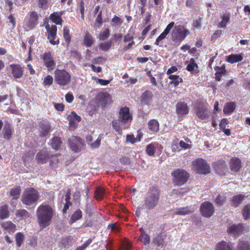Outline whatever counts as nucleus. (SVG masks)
<instances>
[{"label": "nucleus", "instance_id": "57", "mask_svg": "<svg viewBox=\"0 0 250 250\" xmlns=\"http://www.w3.org/2000/svg\"><path fill=\"white\" fill-rule=\"evenodd\" d=\"M101 139L100 138H98L93 143L90 144V146L92 148H96L99 147L101 144Z\"/></svg>", "mask_w": 250, "mask_h": 250}, {"label": "nucleus", "instance_id": "15", "mask_svg": "<svg viewBox=\"0 0 250 250\" xmlns=\"http://www.w3.org/2000/svg\"><path fill=\"white\" fill-rule=\"evenodd\" d=\"M42 58L44 63L47 68L53 69L55 66V62L50 52L45 53Z\"/></svg>", "mask_w": 250, "mask_h": 250}, {"label": "nucleus", "instance_id": "28", "mask_svg": "<svg viewBox=\"0 0 250 250\" xmlns=\"http://www.w3.org/2000/svg\"><path fill=\"white\" fill-rule=\"evenodd\" d=\"M9 211L7 205H4L0 207V218L1 219H5L8 217Z\"/></svg>", "mask_w": 250, "mask_h": 250}, {"label": "nucleus", "instance_id": "17", "mask_svg": "<svg viewBox=\"0 0 250 250\" xmlns=\"http://www.w3.org/2000/svg\"><path fill=\"white\" fill-rule=\"evenodd\" d=\"M176 112L179 116H183L188 113V108L184 102L178 103L176 105Z\"/></svg>", "mask_w": 250, "mask_h": 250}, {"label": "nucleus", "instance_id": "29", "mask_svg": "<svg viewBox=\"0 0 250 250\" xmlns=\"http://www.w3.org/2000/svg\"><path fill=\"white\" fill-rule=\"evenodd\" d=\"M168 78L171 80L169 82V83L170 84H173L174 87L177 86L179 83L183 82L182 79L180 78L179 76L176 75H170Z\"/></svg>", "mask_w": 250, "mask_h": 250}, {"label": "nucleus", "instance_id": "48", "mask_svg": "<svg viewBox=\"0 0 250 250\" xmlns=\"http://www.w3.org/2000/svg\"><path fill=\"white\" fill-rule=\"evenodd\" d=\"M155 148L152 144H149L146 147V152L149 156H152L154 154Z\"/></svg>", "mask_w": 250, "mask_h": 250}, {"label": "nucleus", "instance_id": "7", "mask_svg": "<svg viewBox=\"0 0 250 250\" xmlns=\"http://www.w3.org/2000/svg\"><path fill=\"white\" fill-rule=\"evenodd\" d=\"M55 81L60 85L65 86L71 81V76L64 70L57 69L55 71Z\"/></svg>", "mask_w": 250, "mask_h": 250}, {"label": "nucleus", "instance_id": "11", "mask_svg": "<svg viewBox=\"0 0 250 250\" xmlns=\"http://www.w3.org/2000/svg\"><path fill=\"white\" fill-rule=\"evenodd\" d=\"M200 209L202 215L207 218L210 217L214 211L213 205L209 202L203 203L201 205Z\"/></svg>", "mask_w": 250, "mask_h": 250}, {"label": "nucleus", "instance_id": "12", "mask_svg": "<svg viewBox=\"0 0 250 250\" xmlns=\"http://www.w3.org/2000/svg\"><path fill=\"white\" fill-rule=\"evenodd\" d=\"M245 225L242 224H234L229 226L227 229L228 233L233 236L242 234L245 229Z\"/></svg>", "mask_w": 250, "mask_h": 250}, {"label": "nucleus", "instance_id": "4", "mask_svg": "<svg viewBox=\"0 0 250 250\" xmlns=\"http://www.w3.org/2000/svg\"><path fill=\"white\" fill-rule=\"evenodd\" d=\"M120 120H114L112 122V126L114 129L119 133L122 132L121 129V124L124 122L125 127L127 128L129 126V124L128 123V120H131V116L130 114L129 108L125 107L124 108H122L120 111Z\"/></svg>", "mask_w": 250, "mask_h": 250}, {"label": "nucleus", "instance_id": "3", "mask_svg": "<svg viewBox=\"0 0 250 250\" xmlns=\"http://www.w3.org/2000/svg\"><path fill=\"white\" fill-rule=\"evenodd\" d=\"M40 198L38 191L33 188H29L24 190L21 197V201L23 204L33 208L37 204Z\"/></svg>", "mask_w": 250, "mask_h": 250}, {"label": "nucleus", "instance_id": "21", "mask_svg": "<svg viewBox=\"0 0 250 250\" xmlns=\"http://www.w3.org/2000/svg\"><path fill=\"white\" fill-rule=\"evenodd\" d=\"M230 169L234 172H238L241 167V161L239 159L232 158L230 162Z\"/></svg>", "mask_w": 250, "mask_h": 250}, {"label": "nucleus", "instance_id": "33", "mask_svg": "<svg viewBox=\"0 0 250 250\" xmlns=\"http://www.w3.org/2000/svg\"><path fill=\"white\" fill-rule=\"evenodd\" d=\"M243 57L240 55L234 54L228 56L227 61L229 62L233 63L234 62L241 61Z\"/></svg>", "mask_w": 250, "mask_h": 250}, {"label": "nucleus", "instance_id": "19", "mask_svg": "<svg viewBox=\"0 0 250 250\" xmlns=\"http://www.w3.org/2000/svg\"><path fill=\"white\" fill-rule=\"evenodd\" d=\"M226 168L227 165L224 161H219L214 164V169L216 172L220 175L224 174V171Z\"/></svg>", "mask_w": 250, "mask_h": 250}, {"label": "nucleus", "instance_id": "25", "mask_svg": "<svg viewBox=\"0 0 250 250\" xmlns=\"http://www.w3.org/2000/svg\"><path fill=\"white\" fill-rule=\"evenodd\" d=\"M149 130L153 132H157L159 129V124L157 120L152 119L148 123Z\"/></svg>", "mask_w": 250, "mask_h": 250}, {"label": "nucleus", "instance_id": "50", "mask_svg": "<svg viewBox=\"0 0 250 250\" xmlns=\"http://www.w3.org/2000/svg\"><path fill=\"white\" fill-rule=\"evenodd\" d=\"M1 226L5 229H13L16 227V225L11 222H6L5 223H3Z\"/></svg>", "mask_w": 250, "mask_h": 250}, {"label": "nucleus", "instance_id": "55", "mask_svg": "<svg viewBox=\"0 0 250 250\" xmlns=\"http://www.w3.org/2000/svg\"><path fill=\"white\" fill-rule=\"evenodd\" d=\"M112 22L114 25H120L122 23V20L119 17L116 16H114V17L112 19Z\"/></svg>", "mask_w": 250, "mask_h": 250}, {"label": "nucleus", "instance_id": "16", "mask_svg": "<svg viewBox=\"0 0 250 250\" xmlns=\"http://www.w3.org/2000/svg\"><path fill=\"white\" fill-rule=\"evenodd\" d=\"M13 76L15 79L21 78L23 75V69L19 64H12L10 65Z\"/></svg>", "mask_w": 250, "mask_h": 250}, {"label": "nucleus", "instance_id": "40", "mask_svg": "<svg viewBox=\"0 0 250 250\" xmlns=\"http://www.w3.org/2000/svg\"><path fill=\"white\" fill-rule=\"evenodd\" d=\"M21 188L19 187L12 189L10 191V195L13 197V200H17L19 199L21 193Z\"/></svg>", "mask_w": 250, "mask_h": 250}, {"label": "nucleus", "instance_id": "51", "mask_svg": "<svg viewBox=\"0 0 250 250\" xmlns=\"http://www.w3.org/2000/svg\"><path fill=\"white\" fill-rule=\"evenodd\" d=\"M63 35L65 41L67 43H69L70 42L71 37L69 35V30L66 27H65L63 28Z\"/></svg>", "mask_w": 250, "mask_h": 250}, {"label": "nucleus", "instance_id": "22", "mask_svg": "<svg viewBox=\"0 0 250 250\" xmlns=\"http://www.w3.org/2000/svg\"><path fill=\"white\" fill-rule=\"evenodd\" d=\"M15 215L19 218V220L26 219L31 216L30 213L25 209L17 210Z\"/></svg>", "mask_w": 250, "mask_h": 250}, {"label": "nucleus", "instance_id": "8", "mask_svg": "<svg viewBox=\"0 0 250 250\" xmlns=\"http://www.w3.org/2000/svg\"><path fill=\"white\" fill-rule=\"evenodd\" d=\"M173 183L177 186H182L186 183L189 177L188 173L185 170L177 169L172 173Z\"/></svg>", "mask_w": 250, "mask_h": 250}, {"label": "nucleus", "instance_id": "6", "mask_svg": "<svg viewBox=\"0 0 250 250\" xmlns=\"http://www.w3.org/2000/svg\"><path fill=\"white\" fill-rule=\"evenodd\" d=\"M193 169L200 174H207L210 172V167L203 159H197L192 162Z\"/></svg>", "mask_w": 250, "mask_h": 250}, {"label": "nucleus", "instance_id": "46", "mask_svg": "<svg viewBox=\"0 0 250 250\" xmlns=\"http://www.w3.org/2000/svg\"><path fill=\"white\" fill-rule=\"evenodd\" d=\"M42 129V135L45 136L50 131V126L48 124L42 123L41 125Z\"/></svg>", "mask_w": 250, "mask_h": 250}, {"label": "nucleus", "instance_id": "18", "mask_svg": "<svg viewBox=\"0 0 250 250\" xmlns=\"http://www.w3.org/2000/svg\"><path fill=\"white\" fill-rule=\"evenodd\" d=\"M216 250H235L233 244L222 241L217 244Z\"/></svg>", "mask_w": 250, "mask_h": 250}, {"label": "nucleus", "instance_id": "39", "mask_svg": "<svg viewBox=\"0 0 250 250\" xmlns=\"http://www.w3.org/2000/svg\"><path fill=\"white\" fill-rule=\"evenodd\" d=\"M62 144L60 138L58 137H54L52 139L51 146L52 147L58 150Z\"/></svg>", "mask_w": 250, "mask_h": 250}, {"label": "nucleus", "instance_id": "20", "mask_svg": "<svg viewBox=\"0 0 250 250\" xmlns=\"http://www.w3.org/2000/svg\"><path fill=\"white\" fill-rule=\"evenodd\" d=\"M152 92L148 90H146L143 93L141 96V102L142 104H149V102L152 97Z\"/></svg>", "mask_w": 250, "mask_h": 250}, {"label": "nucleus", "instance_id": "59", "mask_svg": "<svg viewBox=\"0 0 250 250\" xmlns=\"http://www.w3.org/2000/svg\"><path fill=\"white\" fill-rule=\"evenodd\" d=\"M167 35L166 34H165L164 32H163L162 33H161L159 36V37L157 38V39L155 41V44H156L157 45H159V42H161L164 39H165L166 38V37L167 36Z\"/></svg>", "mask_w": 250, "mask_h": 250}, {"label": "nucleus", "instance_id": "60", "mask_svg": "<svg viewBox=\"0 0 250 250\" xmlns=\"http://www.w3.org/2000/svg\"><path fill=\"white\" fill-rule=\"evenodd\" d=\"M167 35L166 34H165L164 32H163L162 33H161L159 36V37L157 38V39L155 41V44H156L157 45H159V42H161L164 39H165L166 38V37L167 36Z\"/></svg>", "mask_w": 250, "mask_h": 250}, {"label": "nucleus", "instance_id": "35", "mask_svg": "<svg viewBox=\"0 0 250 250\" xmlns=\"http://www.w3.org/2000/svg\"><path fill=\"white\" fill-rule=\"evenodd\" d=\"M105 193V192L104 188L98 187L95 191V198L98 200H101Z\"/></svg>", "mask_w": 250, "mask_h": 250}, {"label": "nucleus", "instance_id": "14", "mask_svg": "<svg viewBox=\"0 0 250 250\" xmlns=\"http://www.w3.org/2000/svg\"><path fill=\"white\" fill-rule=\"evenodd\" d=\"M38 16L35 11L30 13L29 17L26 21V25L28 29L34 28L38 23Z\"/></svg>", "mask_w": 250, "mask_h": 250}, {"label": "nucleus", "instance_id": "32", "mask_svg": "<svg viewBox=\"0 0 250 250\" xmlns=\"http://www.w3.org/2000/svg\"><path fill=\"white\" fill-rule=\"evenodd\" d=\"M83 42L85 45L87 47H90L93 43L94 39L92 36L87 32L85 34Z\"/></svg>", "mask_w": 250, "mask_h": 250}, {"label": "nucleus", "instance_id": "38", "mask_svg": "<svg viewBox=\"0 0 250 250\" xmlns=\"http://www.w3.org/2000/svg\"><path fill=\"white\" fill-rule=\"evenodd\" d=\"M221 18L222 21L219 23L218 26L220 28L225 29L229 22L230 17L228 15H224L221 17Z\"/></svg>", "mask_w": 250, "mask_h": 250}, {"label": "nucleus", "instance_id": "36", "mask_svg": "<svg viewBox=\"0 0 250 250\" xmlns=\"http://www.w3.org/2000/svg\"><path fill=\"white\" fill-rule=\"evenodd\" d=\"M50 17L53 22L58 25L62 24V19L61 16L59 15L57 13H53L51 14Z\"/></svg>", "mask_w": 250, "mask_h": 250}, {"label": "nucleus", "instance_id": "42", "mask_svg": "<svg viewBox=\"0 0 250 250\" xmlns=\"http://www.w3.org/2000/svg\"><path fill=\"white\" fill-rule=\"evenodd\" d=\"M237 250H250V246L247 242L240 241L238 244Z\"/></svg>", "mask_w": 250, "mask_h": 250}, {"label": "nucleus", "instance_id": "34", "mask_svg": "<svg viewBox=\"0 0 250 250\" xmlns=\"http://www.w3.org/2000/svg\"><path fill=\"white\" fill-rule=\"evenodd\" d=\"M235 108V104L233 102H230L226 104L223 110L225 113L230 114L234 111Z\"/></svg>", "mask_w": 250, "mask_h": 250}, {"label": "nucleus", "instance_id": "41", "mask_svg": "<svg viewBox=\"0 0 250 250\" xmlns=\"http://www.w3.org/2000/svg\"><path fill=\"white\" fill-rule=\"evenodd\" d=\"M138 240L144 243V245H147L150 243V237L146 233H142L139 237Z\"/></svg>", "mask_w": 250, "mask_h": 250}, {"label": "nucleus", "instance_id": "5", "mask_svg": "<svg viewBox=\"0 0 250 250\" xmlns=\"http://www.w3.org/2000/svg\"><path fill=\"white\" fill-rule=\"evenodd\" d=\"M189 34V30L185 29L183 25H175L172 31L171 39L175 42H180Z\"/></svg>", "mask_w": 250, "mask_h": 250}, {"label": "nucleus", "instance_id": "27", "mask_svg": "<svg viewBox=\"0 0 250 250\" xmlns=\"http://www.w3.org/2000/svg\"><path fill=\"white\" fill-rule=\"evenodd\" d=\"M2 133L4 139L8 140L11 138L12 130L10 124H6L4 125Z\"/></svg>", "mask_w": 250, "mask_h": 250}, {"label": "nucleus", "instance_id": "62", "mask_svg": "<svg viewBox=\"0 0 250 250\" xmlns=\"http://www.w3.org/2000/svg\"><path fill=\"white\" fill-rule=\"evenodd\" d=\"M103 98L104 103L105 105L106 104L108 103V101L110 100L111 97L109 94L105 93L103 94Z\"/></svg>", "mask_w": 250, "mask_h": 250}, {"label": "nucleus", "instance_id": "43", "mask_svg": "<svg viewBox=\"0 0 250 250\" xmlns=\"http://www.w3.org/2000/svg\"><path fill=\"white\" fill-rule=\"evenodd\" d=\"M24 236L21 232H18L16 235V244L18 247H20L24 240Z\"/></svg>", "mask_w": 250, "mask_h": 250}, {"label": "nucleus", "instance_id": "61", "mask_svg": "<svg viewBox=\"0 0 250 250\" xmlns=\"http://www.w3.org/2000/svg\"><path fill=\"white\" fill-rule=\"evenodd\" d=\"M47 2V0H38L39 6L42 8H46Z\"/></svg>", "mask_w": 250, "mask_h": 250}, {"label": "nucleus", "instance_id": "53", "mask_svg": "<svg viewBox=\"0 0 250 250\" xmlns=\"http://www.w3.org/2000/svg\"><path fill=\"white\" fill-rule=\"evenodd\" d=\"M53 79L50 75H47L44 78L43 83L45 85H50L53 83Z\"/></svg>", "mask_w": 250, "mask_h": 250}, {"label": "nucleus", "instance_id": "44", "mask_svg": "<svg viewBox=\"0 0 250 250\" xmlns=\"http://www.w3.org/2000/svg\"><path fill=\"white\" fill-rule=\"evenodd\" d=\"M242 214L245 220L250 218V205H247L244 207Z\"/></svg>", "mask_w": 250, "mask_h": 250}, {"label": "nucleus", "instance_id": "64", "mask_svg": "<svg viewBox=\"0 0 250 250\" xmlns=\"http://www.w3.org/2000/svg\"><path fill=\"white\" fill-rule=\"evenodd\" d=\"M126 140L127 142H130L132 144L135 142V139L133 135H127L126 136Z\"/></svg>", "mask_w": 250, "mask_h": 250}, {"label": "nucleus", "instance_id": "31", "mask_svg": "<svg viewBox=\"0 0 250 250\" xmlns=\"http://www.w3.org/2000/svg\"><path fill=\"white\" fill-rule=\"evenodd\" d=\"M152 243L161 248H164L166 244L162 236H157L153 240Z\"/></svg>", "mask_w": 250, "mask_h": 250}, {"label": "nucleus", "instance_id": "10", "mask_svg": "<svg viewBox=\"0 0 250 250\" xmlns=\"http://www.w3.org/2000/svg\"><path fill=\"white\" fill-rule=\"evenodd\" d=\"M71 149L75 152H78L83 148L84 143L78 137L72 136L68 140Z\"/></svg>", "mask_w": 250, "mask_h": 250}, {"label": "nucleus", "instance_id": "37", "mask_svg": "<svg viewBox=\"0 0 250 250\" xmlns=\"http://www.w3.org/2000/svg\"><path fill=\"white\" fill-rule=\"evenodd\" d=\"M192 212V211L189 209L188 207L182 208L177 209L176 210H175L174 212L175 214L180 215L189 214L191 213Z\"/></svg>", "mask_w": 250, "mask_h": 250}, {"label": "nucleus", "instance_id": "58", "mask_svg": "<svg viewBox=\"0 0 250 250\" xmlns=\"http://www.w3.org/2000/svg\"><path fill=\"white\" fill-rule=\"evenodd\" d=\"M167 35L166 34H165L164 32H163L162 33H161L159 36V37L157 38V39L155 41V44H156L157 45H159V42H161L164 39H165L166 38V37L167 36Z\"/></svg>", "mask_w": 250, "mask_h": 250}, {"label": "nucleus", "instance_id": "47", "mask_svg": "<svg viewBox=\"0 0 250 250\" xmlns=\"http://www.w3.org/2000/svg\"><path fill=\"white\" fill-rule=\"evenodd\" d=\"M197 64L195 63L194 59H191L190 60V63L188 65L187 69L190 72L194 71V68L197 67Z\"/></svg>", "mask_w": 250, "mask_h": 250}, {"label": "nucleus", "instance_id": "49", "mask_svg": "<svg viewBox=\"0 0 250 250\" xmlns=\"http://www.w3.org/2000/svg\"><path fill=\"white\" fill-rule=\"evenodd\" d=\"M109 36V30L108 28H106L105 30L99 34V39L102 41H104L107 39Z\"/></svg>", "mask_w": 250, "mask_h": 250}, {"label": "nucleus", "instance_id": "26", "mask_svg": "<svg viewBox=\"0 0 250 250\" xmlns=\"http://www.w3.org/2000/svg\"><path fill=\"white\" fill-rule=\"evenodd\" d=\"M215 70L216 72L215 74V79L218 81L221 80V77L225 75L226 70L225 67L216 66L215 68Z\"/></svg>", "mask_w": 250, "mask_h": 250}, {"label": "nucleus", "instance_id": "63", "mask_svg": "<svg viewBox=\"0 0 250 250\" xmlns=\"http://www.w3.org/2000/svg\"><path fill=\"white\" fill-rule=\"evenodd\" d=\"M133 39V36L130 33L127 34L124 37V42H132Z\"/></svg>", "mask_w": 250, "mask_h": 250}, {"label": "nucleus", "instance_id": "24", "mask_svg": "<svg viewBox=\"0 0 250 250\" xmlns=\"http://www.w3.org/2000/svg\"><path fill=\"white\" fill-rule=\"evenodd\" d=\"M45 28L47 31L48 38H56L57 27L55 25H53L50 27L49 24H47L45 26Z\"/></svg>", "mask_w": 250, "mask_h": 250}, {"label": "nucleus", "instance_id": "13", "mask_svg": "<svg viewBox=\"0 0 250 250\" xmlns=\"http://www.w3.org/2000/svg\"><path fill=\"white\" fill-rule=\"evenodd\" d=\"M51 157L49 152L45 149H43L37 153L36 160L38 164H42L47 163Z\"/></svg>", "mask_w": 250, "mask_h": 250}, {"label": "nucleus", "instance_id": "2", "mask_svg": "<svg viewBox=\"0 0 250 250\" xmlns=\"http://www.w3.org/2000/svg\"><path fill=\"white\" fill-rule=\"evenodd\" d=\"M160 198V191L155 187L149 188L143 197V208L149 210L155 208L159 204Z\"/></svg>", "mask_w": 250, "mask_h": 250}, {"label": "nucleus", "instance_id": "56", "mask_svg": "<svg viewBox=\"0 0 250 250\" xmlns=\"http://www.w3.org/2000/svg\"><path fill=\"white\" fill-rule=\"evenodd\" d=\"M174 24H175L174 22H173V21L170 22L167 25V26L166 27V28H165V29L164 30L163 32H164L165 34H166L167 35L169 33L170 30L174 27Z\"/></svg>", "mask_w": 250, "mask_h": 250}, {"label": "nucleus", "instance_id": "52", "mask_svg": "<svg viewBox=\"0 0 250 250\" xmlns=\"http://www.w3.org/2000/svg\"><path fill=\"white\" fill-rule=\"evenodd\" d=\"M225 197L218 195L215 199V203L218 206H221L223 205L225 201Z\"/></svg>", "mask_w": 250, "mask_h": 250}, {"label": "nucleus", "instance_id": "23", "mask_svg": "<svg viewBox=\"0 0 250 250\" xmlns=\"http://www.w3.org/2000/svg\"><path fill=\"white\" fill-rule=\"evenodd\" d=\"M244 197L242 194L234 196L231 200V205L234 207H238L244 200Z\"/></svg>", "mask_w": 250, "mask_h": 250}, {"label": "nucleus", "instance_id": "9", "mask_svg": "<svg viewBox=\"0 0 250 250\" xmlns=\"http://www.w3.org/2000/svg\"><path fill=\"white\" fill-rule=\"evenodd\" d=\"M208 105L206 103L200 102L196 107V114L201 120H205L209 117L210 112Z\"/></svg>", "mask_w": 250, "mask_h": 250}, {"label": "nucleus", "instance_id": "1", "mask_svg": "<svg viewBox=\"0 0 250 250\" xmlns=\"http://www.w3.org/2000/svg\"><path fill=\"white\" fill-rule=\"evenodd\" d=\"M37 220L41 230L49 226L54 215L53 208L48 205H41L36 210Z\"/></svg>", "mask_w": 250, "mask_h": 250}, {"label": "nucleus", "instance_id": "45", "mask_svg": "<svg viewBox=\"0 0 250 250\" xmlns=\"http://www.w3.org/2000/svg\"><path fill=\"white\" fill-rule=\"evenodd\" d=\"M112 45V40H110L108 41L101 43L100 44V49L103 51H106L109 49Z\"/></svg>", "mask_w": 250, "mask_h": 250}, {"label": "nucleus", "instance_id": "30", "mask_svg": "<svg viewBox=\"0 0 250 250\" xmlns=\"http://www.w3.org/2000/svg\"><path fill=\"white\" fill-rule=\"evenodd\" d=\"M82 211L79 209H77L73 213L70 217V223L73 224L77 220L80 219L82 217Z\"/></svg>", "mask_w": 250, "mask_h": 250}, {"label": "nucleus", "instance_id": "54", "mask_svg": "<svg viewBox=\"0 0 250 250\" xmlns=\"http://www.w3.org/2000/svg\"><path fill=\"white\" fill-rule=\"evenodd\" d=\"M29 245L35 247L37 245V238L36 236H31L29 238Z\"/></svg>", "mask_w": 250, "mask_h": 250}]
</instances>
